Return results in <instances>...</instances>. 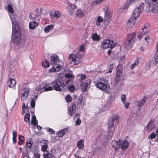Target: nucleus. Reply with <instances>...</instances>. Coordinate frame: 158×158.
<instances>
[{"mask_svg": "<svg viewBox=\"0 0 158 158\" xmlns=\"http://www.w3.org/2000/svg\"><path fill=\"white\" fill-rule=\"evenodd\" d=\"M42 66L45 68H48L50 66L49 63L46 58H44V63L43 61L42 63Z\"/></svg>", "mask_w": 158, "mask_h": 158, "instance_id": "4be33fe9", "label": "nucleus"}, {"mask_svg": "<svg viewBox=\"0 0 158 158\" xmlns=\"http://www.w3.org/2000/svg\"><path fill=\"white\" fill-rule=\"evenodd\" d=\"M121 142L122 140H121V148L123 151H124L128 148L129 143L125 139L123 141L122 143Z\"/></svg>", "mask_w": 158, "mask_h": 158, "instance_id": "f8f14e48", "label": "nucleus"}, {"mask_svg": "<svg viewBox=\"0 0 158 158\" xmlns=\"http://www.w3.org/2000/svg\"><path fill=\"white\" fill-rule=\"evenodd\" d=\"M155 128L154 120L151 118L147 126L146 129L148 131H151Z\"/></svg>", "mask_w": 158, "mask_h": 158, "instance_id": "9d476101", "label": "nucleus"}, {"mask_svg": "<svg viewBox=\"0 0 158 158\" xmlns=\"http://www.w3.org/2000/svg\"><path fill=\"white\" fill-rule=\"evenodd\" d=\"M38 25V23L35 21L30 22L29 24V28L30 29H34Z\"/></svg>", "mask_w": 158, "mask_h": 158, "instance_id": "6ab92c4d", "label": "nucleus"}, {"mask_svg": "<svg viewBox=\"0 0 158 158\" xmlns=\"http://www.w3.org/2000/svg\"><path fill=\"white\" fill-rule=\"evenodd\" d=\"M126 95L123 94L121 95V99L123 103H124V102L126 101Z\"/></svg>", "mask_w": 158, "mask_h": 158, "instance_id": "8fccbe9b", "label": "nucleus"}, {"mask_svg": "<svg viewBox=\"0 0 158 158\" xmlns=\"http://www.w3.org/2000/svg\"><path fill=\"white\" fill-rule=\"evenodd\" d=\"M95 85L100 90L104 91L105 92L110 95V97L111 96V89H110L109 85H108V87L107 85L101 81L98 82L97 83H96Z\"/></svg>", "mask_w": 158, "mask_h": 158, "instance_id": "423d86ee", "label": "nucleus"}, {"mask_svg": "<svg viewBox=\"0 0 158 158\" xmlns=\"http://www.w3.org/2000/svg\"><path fill=\"white\" fill-rule=\"evenodd\" d=\"M87 84L85 83V82H83L81 85V87L82 91L83 92H85L87 90V88L88 86Z\"/></svg>", "mask_w": 158, "mask_h": 158, "instance_id": "393cba45", "label": "nucleus"}, {"mask_svg": "<svg viewBox=\"0 0 158 158\" xmlns=\"http://www.w3.org/2000/svg\"><path fill=\"white\" fill-rule=\"evenodd\" d=\"M121 77L115 76L114 84V86H117L118 85L119 82L120 81V79H121Z\"/></svg>", "mask_w": 158, "mask_h": 158, "instance_id": "c756f323", "label": "nucleus"}, {"mask_svg": "<svg viewBox=\"0 0 158 158\" xmlns=\"http://www.w3.org/2000/svg\"><path fill=\"white\" fill-rule=\"evenodd\" d=\"M12 37L14 35V38L13 41L14 44L20 45V44H24L26 40V39L25 37L21 38V33L19 28V24L17 23L14 24L13 26V23L12 21Z\"/></svg>", "mask_w": 158, "mask_h": 158, "instance_id": "f257e3e1", "label": "nucleus"}, {"mask_svg": "<svg viewBox=\"0 0 158 158\" xmlns=\"http://www.w3.org/2000/svg\"><path fill=\"white\" fill-rule=\"evenodd\" d=\"M103 18L100 16H98L97 18V21H96V25L97 26H99L100 25V22H102L103 21Z\"/></svg>", "mask_w": 158, "mask_h": 158, "instance_id": "2f4dec72", "label": "nucleus"}, {"mask_svg": "<svg viewBox=\"0 0 158 158\" xmlns=\"http://www.w3.org/2000/svg\"><path fill=\"white\" fill-rule=\"evenodd\" d=\"M136 35L135 32L127 34L124 41V46L127 49H129L133 46L135 43Z\"/></svg>", "mask_w": 158, "mask_h": 158, "instance_id": "20e7f679", "label": "nucleus"}, {"mask_svg": "<svg viewBox=\"0 0 158 158\" xmlns=\"http://www.w3.org/2000/svg\"><path fill=\"white\" fill-rule=\"evenodd\" d=\"M123 103L125 108L126 109L128 108L129 105H130L129 103V102H127L126 103H125V102L124 103Z\"/></svg>", "mask_w": 158, "mask_h": 158, "instance_id": "bf43d9fd", "label": "nucleus"}, {"mask_svg": "<svg viewBox=\"0 0 158 158\" xmlns=\"http://www.w3.org/2000/svg\"><path fill=\"white\" fill-rule=\"evenodd\" d=\"M49 155V153L48 151H47V152L46 154H44V158H48Z\"/></svg>", "mask_w": 158, "mask_h": 158, "instance_id": "6e6d98bb", "label": "nucleus"}, {"mask_svg": "<svg viewBox=\"0 0 158 158\" xmlns=\"http://www.w3.org/2000/svg\"><path fill=\"white\" fill-rule=\"evenodd\" d=\"M91 80L90 79H88L87 80L86 82H85V83L87 84V85L88 86V85L90 84L91 83Z\"/></svg>", "mask_w": 158, "mask_h": 158, "instance_id": "680f3d73", "label": "nucleus"}, {"mask_svg": "<svg viewBox=\"0 0 158 158\" xmlns=\"http://www.w3.org/2000/svg\"><path fill=\"white\" fill-rule=\"evenodd\" d=\"M104 1H105V0H96L92 2L91 6H94L95 5H97L99 4Z\"/></svg>", "mask_w": 158, "mask_h": 158, "instance_id": "473e14b6", "label": "nucleus"}, {"mask_svg": "<svg viewBox=\"0 0 158 158\" xmlns=\"http://www.w3.org/2000/svg\"><path fill=\"white\" fill-rule=\"evenodd\" d=\"M68 129L64 128L60 130L58 133L59 137H62L66 133Z\"/></svg>", "mask_w": 158, "mask_h": 158, "instance_id": "a211bd4d", "label": "nucleus"}, {"mask_svg": "<svg viewBox=\"0 0 158 158\" xmlns=\"http://www.w3.org/2000/svg\"><path fill=\"white\" fill-rule=\"evenodd\" d=\"M119 118L118 116L117 115H114L109 119L108 122V130L107 132L109 133L108 138L109 139H111L114 135V124L117 125L118 123Z\"/></svg>", "mask_w": 158, "mask_h": 158, "instance_id": "7ed1b4c3", "label": "nucleus"}, {"mask_svg": "<svg viewBox=\"0 0 158 158\" xmlns=\"http://www.w3.org/2000/svg\"><path fill=\"white\" fill-rule=\"evenodd\" d=\"M60 16V14L59 11H56L54 15V17L56 18H59Z\"/></svg>", "mask_w": 158, "mask_h": 158, "instance_id": "37998d69", "label": "nucleus"}, {"mask_svg": "<svg viewBox=\"0 0 158 158\" xmlns=\"http://www.w3.org/2000/svg\"><path fill=\"white\" fill-rule=\"evenodd\" d=\"M108 8H106V10L105 11L104 16V23H109L111 20V14L108 10Z\"/></svg>", "mask_w": 158, "mask_h": 158, "instance_id": "6e6552de", "label": "nucleus"}, {"mask_svg": "<svg viewBox=\"0 0 158 158\" xmlns=\"http://www.w3.org/2000/svg\"><path fill=\"white\" fill-rule=\"evenodd\" d=\"M92 39L94 41H98L100 39V36L97 33H94L92 35Z\"/></svg>", "mask_w": 158, "mask_h": 158, "instance_id": "a878e982", "label": "nucleus"}, {"mask_svg": "<svg viewBox=\"0 0 158 158\" xmlns=\"http://www.w3.org/2000/svg\"><path fill=\"white\" fill-rule=\"evenodd\" d=\"M114 41L110 39L104 40L101 43V47L102 48L106 49L110 48L111 49L114 48L115 46V44H113Z\"/></svg>", "mask_w": 158, "mask_h": 158, "instance_id": "0eeeda50", "label": "nucleus"}, {"mask_svg": "<svg viewBox=\"0 0 158 158\" xmlns=\"http://www.w3.org/2000/svg\"><path fill=\"white\" fill-rule=\"evenodd\" d=\"M121 140H119L118 141L113 140L111 143V146L116 152L121 147Z\"/></svg>", "mask_w": 158, "mask_h": 158, "instance_id": "1a4fd4ad", "label": "nucleus"}, {"mask_svg": "<svg viewBox=\"0 0 158 158\" xmlns=\"http://www.w3.org/2000/svg\"><path fill=\"white\" fill-rule=\"evenodd\" d=\"M28 142H26V146L25 147V149H27L26 147L28 148H31V146H32V145L33 144V143H30V144L28 143Z\"/></svg>", "mask_w": 158, "mask_h": 158, "instance_id": "603ef678", "label": "nucleus"}, {"mask_svg": "<svg viewBox=\"0 0 158 158\" xmlns=\"http://www.w3.org/2000/svg\"><path fill=\"white\" fill-rule=\"evenodd\" d=\"M81 119L80 118H78L76 121V125H79L81 124Z\"/></svg>", "mask_w": 158, "mask_h": 158, "instance_id": "864d4df0", "label": "nucleus"}, {"mask_svg": "<svg viewBox=\"0 0 158 158\" xmlns=\"http://www.w3.org/2000/svg\"><path fill=\"white\" fill-rule=\"evenodd\" d=\"M48 146L47 144H45L42 146L41 149L42 151L44 152L46 151L47 152V149L48 148Z\"/></svg>", "mask_w": 158, "mask_h": 158, "instance_id": "a19ab883", "label": "nucleus"}, {"mask_svg": "<svg viewBox=\"0 0 158 158\" xmlns=\"http://www.w3.org/2000/svg\"><path fill=\"white\" fill-rule=\"evenodd\" d=\"M55 68L56 72H59L62 69L61 66L59 64H57L56 65Z\"/></svg>", "mask_w": 158, "mask_h": 158, "instance_id": "49530a36", "label": "nucleus"}, {"mask_svg": "<svg viewBox=\"0 0 158 158\" xmlns=\"http://www.w3.org/2000/svg\"><path fill=\"white\" fill-rule=\"evenodd\" d=\"M148 98L144 96L139 101L137 102L138 105L140 107L142 106L145 103Z\"/></svg>", "mask_w": 158, "mask_h": 158, "instance_id": "f3484780", "label": "nucleus"}, {"mask_svg": "<svg viewBox=\"0 0 158 158\" xmlns=\"http://www.w3.org/2000/svg\"><path fill=\"white\" fill-rule=\"evenodd\" d=\"M53 28V25H50L45 27L44 28V31L46 33H48Z\"/></svg>", "mask_w": 158, "mask_h": 158, "instance_id": "5701e85b", "label": "nucleus"}, {"mask_svg": "<svg viewBox=\"0 0 158 158\" xmlns=\"http://www.w3.org/2000/svg\"><path fill=\"white\" fill-rule=\"evenodd\" d=\"M72 104L71 107H70L68 110V113L71 116H72L74 114L76 109L75 102H73Z\"/></svg>", "mask_w": 158, "mask_h": 158, "instance_id": "9b49d317", "label": "nucleus"}, {"mask_svg": "<svg viewBox=\"0 0 158 158\" xmlns=\"http://www.w3.org/2000/svg\"><path fill=\"white\" fill-rule=\"evenodd\" d=\"M64 79L65 80L66 78H67L68 79H70L71 80L72 79H74L75 76L73 74H71L69 73H67L65 74V76H64Z\"/></svg>", "mask_w": 158, "mask_h": 158, "instance_id": "c85d7f7f", "label": "nucleus"}, {"mask_svg": "<svg viewBox=\"0 0 158 158\" xmlns=\"http://www.w3.org/2000/svg\"><path fill=\"white\" fill-rule=\"evenodd\" d=\"M144 6V4L141 3L138 6L135 8L131 16L129 19L127 23V25L129 27H132L135 23V20L139 16L141 10H143Z\"/></svg>", "mask_w": 158, "mask_h": 158, "instance_id": "f03ea898", "label": "nucleus"}, {"mask_svg": "<svg viewBox=\"0 0 158 158\" xmlns=\"http://www.w3.org/2000/svg\"><path fill=\"white\" fill-rule=\"evenodd\" d=\"M139 64V62L138 60L137 61H135V63H134L131 66V69H132L133 68L137 66Z\"/></svg>", "mask_w": 158, "mask_h": 158, "instance_id": "5fc2aeb1", "label": "nucleus"}, {"mask_svg": "<svg viewBox=\"0 0 158 158\" xmlns=\"http://www.w3.org/2000/svg\"><path fill=\"white\" fill-rule=\"evenodd\" d=\"M74 57H72L71 56H69V58L71 59L73 61H80V59L79 57L74 56Z\"/></svg>", "mask_w": 158, "mask_h": 158, "instance_id": "ea45409f", "label": "nucleus"}, {"mask_svg": "<svg viewBox=\"0 0 158 158\" xmlns=\"http://www.w3.org/2000/svg\"><path fill=\"white\" fill-rule=\"evenodd\" d=\"M123 82L122 81V79L121 80V81H120L118 83V85L117 86H114L115 87L117 88V89L118 90H120L122 89V87L123 86Z\"/></svg>", "mask_w": 158, "mask_h": 158, "instance_id": "cd10ccee", "label": "nucleus"}, {"mask_svg": "<svg viewBox=\"0 0 158 158\" xmlns=\"http://www.w3.org/2000/svg\"><path fill=\"white\" fill-rule=\"evenodd\" d=\"M68 90L71 92H73L75 90V87L74 85H70L68 87Z\"/></svg>", "mask_w": 158, "mask_h": 158, "instance_id": "58836bf2", "label": "nucleus"}, {"mask_svg": "<svg viewBox=\"0 0 158 158\" xmlns=\"http://www.w3.org/2000/svg\"><path fill=\"white\" fill-rule=\"evenodd\" d=\"M65 100L68 102H70L72 100V98L70 95H68L65 98Z\"/></svg>", "mask_w": 158, "mask_h": 158, "instance_id": "c03bdc74", "label": "nucleus"}, {"mask_svg": "<svg viewBox=\"0 0 158 158\" xmlns=\"http://www.w3.org/2000/svg\"><path fill=\"white\" fill-rule=\"evenodd\" d=\"M153 12L157 13L158 12V2L155 3V5L152 9Z\"/></svg>", "mask_w": 158, "mask_h": 158, "instance_id": "4c0bfd02", "label": "nucleus"}, {"mask_svg": "<svg viewBox=\"0 0 158 158\" xmlns=\"http://www.w3.org/2000/svg\"><path fill=\"white\" fill-rule=\"evenodd\" d=\"M23 90L24 92L22 94V97H21V99L23 100V101L28 97L29 93L30 92L29 89L27 88H24Z\"/></svg>", "mask_w": 158, "mask_h": 158, "instance_id": "ddd939ff", "label": "nucleus"}, {"mask_svg": "<svg viewBox=\"0 0 158 158\" xmlns=\"http://www.w3.org/2000/svg\"><path fill=\"white\" fill-rule=\"evenodd\" d=\"M42 89H44V91H47L52 90L53 88L52 86H50L46 84L43 87Z\"/></svg>", "mask_w": 158, "mask_h": 158, "instance_id": "412c9836", "label": "nucleus"}, {"mask_svg": "<svg viewBox=\"0 0 158 158\" xmlns=\"http://www.w3.org/2000/svg\"><path fill=\"white\" fill-rule=\"evenodd\" d=\"M129 7V5L127 3L125 4L123 6V8L124 9H127Z\"/></svg>", "mask_w": 158, "mask_h": 158, "instance_id": "69168bd1", "label": "nucleus"}, {"mask_svg": "<svg viewBox=\"0 0 158 158\" xmlns=\"http://www.w3.org/2000/svg\"><path fill=\"white\" fill-rule=\"evenodd\" d=\"M30 114H26L24 116V121L27 123H29L30 122Z\"/></svg>", "mask_w": 158, "mask_h": 158, "instance_id": "c9c22d12", "label": "nucleus"}, {"mask_svg": "<svg viewBox=\"0 0 158 158\" xmlns=\"http://www.w3.org/2000/svg\"><path fill=\"white\" fill-rule=\"evenodd\" d=\"M59 57L56 55L50 56V60L52 64H55L57 62L60 61Z\"/></svg>", "mask_w": 158, "mask_h": 158, "instance_id": "4468645a", "label": "nucleus"}, {"mask_svg": "<svg viewBox=\"0 0 158 158\" xmlns=\"http://www.w3.org/2000/svg\"><path fill=\"white\" fill-rule=\"evenodd\" d=\"M13 135V141L14 143H15L16 142V138L17 136V132L15 131H13L12 132Z\"/></svg>", "mask_w": 158, "mask_h": 158, "instance_id": "7c9ffc66", "label": "nucleus"}, {"mask_svg": "<svg viewBox=\"0 0 158 158\" xmlns=\"http://www.w3.org/2000/svg\"><path fill=\"white\" fill-rule=\"evenodd\" d=\"M48 158H55L54 155L52 154V153L49 154V156Z\"/></svg>", "mask_w": 158, "mask_h": 158, "instance_id": "774afa93", "label": "nucleus"}, {"mask_svg": "<svg viewBox=\"0 0 158 158\" xmlns=\"http://www.w3.org/2000/svg\"><path fill=\"white\" fill-rule=\"evenodd\" d=\"M68 7H71V8L72 9V10L70 11L69 12L70 14L72 15L74 12L73 10L77 7V6L75 5L70 4L68 5Z\"/></svg>", "mask_w": 158, "mask_h": 158, "instance_id": "f704fd0d", "label": "nucleus"}, {"mask_svg": "<svg viewBox=\"0 0 158 158\" xmlns=\"http://www.w3.org/2000/svg\"><path fill=\"white\" fill-rule=\"evenodd\" d=\"M123 75L122 68L120 65H118L116 69V74L115 76L122 77Z\"/></svg>", "mask_w": 158, "mask_h": 158, "instance_id": "dca6fc26", "label": "nucleus"}, {"mask_svg": "<svg viewBox=\"0 0 158 158\" xmlns=\"http://www.w3.org/2000/svg\"><path fill=\"white\" fill-rule=\"evenodd\" d=\"M156 136V134L154 132L151 133L150 135L148 136V138L151 139V140H152L153 138H155Z\"/></svg>", "mask_w": 158, "mask_h": 158, "instance_id": "a18cd8bd", "label": "nucleus"}, {"mask_svg": "<svg viewBox=\"0 0 158 158\" xmlns=\"http://www.w3.org/2000/svg\"><path fill=\"white\" fill-rule=\"evenodd\" d=\"M86 78V76L85 75L82 74L81 77V80H83L85 79Z\"/></svg>", "mask_w": 158, "mask_h": 158, "instance_id": "e2e57ef3", "label": "nucleus"}, {"mask_svg": "<svg viewBox=\"0 0 158 158\" xmlns=\"http://www.w3.org/2000/svg\"><path fill=\"white\" fill-rule=\"evenodd\" d=\"M76 15L80 17H82L84 15V13L81 10H78L76 13Z\"/></svg>", "mask_w": 158, "mask_h": 158, "instance_id": "72a5a7b5", "label": "nucleus"}, {"mask_svg": "<svg viewBox=\"0 0 158 158\" xmlns=\"http://www.w3.org/2000/svg\"><path fill=\"white\" fill-rule=\"evenodd\" d=\"M31 151L32 152H34V158H40V154L38 153H36L34 152V151L32 150H31Z\"/></svg>", "mask_w": 158, "mask_h": 158, "instance_id": "79ce46f5", "label": "nucleus"}, {"mask_svg": "<svg viewBox=\"0 0 158 158\" xmlns=\"http://www.w3.org/2000/svg\"><path fill=\"white\" fill-rule=\"evenodd\" d=\"M31 123L34 126H35L38 123V121L36 119V117L35 115L32 116Z\"/></svg>", "mask_w": 158, "mask_h": 158, "instance_id": "b1692460", "label": "nucleus"}, {"mask_svg": "<svg viewBox=\"0 0 158 158\" xmlns=\"http://www.w3.org/2000/svg\"><path fill=\"white\" fill-rule=\"evenodd\" d=\"M19 140H21V141H23V140L24 139V138L21 135H19Z\"/></svg>", "mask_w": 158, "mask_h": 158, "instance_id": "052dcab7", "label": "nucleus"}, {"mask_svg": "<svg viewBox=\"0 0 158 158\" xmlns=\"http://www.w3.org/2000/svg\"><path fill=\"white\" fill-rule=\"evenodd\" d=\"M7 83L9 87L10 88H13L15 87L16 82L15 79L13 78H9Z\"/></svg>", "mask_w": 158, "mask_h": 158, "instance_id": "2eb2a0df", "label": "nucleus"}, {"mask_svg": "<svg viewBox=\"0 0 158 158\" xmlns=\"http://www.w3.org/2000/svg\"><path fill=\"white\" fill-rule=\"evenodd\" d=\"M142 35H146L147 34L148 31V30L146 29V26H144V27L142 29Z\"/></svg>", "mask_w": 158, "mask_h": 158, "instance_id": "e433bc0d", "label": "nucleus"}, {"mask_svg": "<svg viewBox=\"0 0 158 158\" xmlns=\"http://www.w3.org/2000/svg\"><path fill=\"white\" fill-rule=\"evenodd\" d=\"M84 49L85 48L84 45L81 46L80 48V51L82 52L84 50Z\"/></svg>", "mask_w": 158, "mask_h": 158, "instance_id": "338daca9", "label": "nucleus"}, {"mask_svg": "<svg viewBox=\"0 0 158 158\" xmlns=\"http://www.w3.org/2000/svg\"><path fill=\"white\" fill-rule=\"evenodd\" d=\"M143 35H142V33H140V34H138V35L137 37L139 38V40H141Z\"/></svg>", "mask_w": 158, "mask_h": 158, "instance_id": "0e129e2a", "label": "nucleus"}, {"mask_svg": "<svg viewBox=\"0 0 158 158\" xmlns=\"http://www.w3.org/2000/svg\"><path fill=\"white\" fill-rule=\"evenodd\" d=\"M15 75L14 72H9L8 77L9 78H12V77H14Z\"/></svg>", "mask_w": 158, "mask_h": 158, "instance_id": "4d7b16f0", "label": "nucleus"}, {"mask_svg": "<svg viewBox=\"0 0 158 158\" xmlns=\"http://www.w3.org/2000/svg\"><path fill=\"white\" fill-rule=\"evenodd\" d=\"M83 97L82 96H80L78 98V101L77 102V103L78 105L80 104L82 102Z\"/></svg>", "mask_w": 158, "mask_h": 158, "instance_id": "de8ad7c7", "label": "nucleus"}, {"mask_svg": "<svg viewBox=\"0 0 158 158\" xmlns=\"http://www.w3.org/2000/svg\"><path fill=\"white\" fill-rule=\"evenodd\" d=\"M48 131L50 132V134H55V131L52 129L49 128L48 130Z\"/></svg>", "mask_w": 158, "mask_h": 158, "instance_id": "13d9d810", "label": "nucleus"}, {"mask_svg": "<svg viewBox=\"0 0 158 158\" xmlns=\"http://www.w3.org/2000/svg\"><path fill=\"white\" fill-rule=\"evenodd\" d=\"M77 147L79 149H82L84 148V140L83 139H81L77 142Z\"/></svg>", "mask_w": 158, "mask_h": 158, "instance_id": "aec40b11", "label": "nucleus"}, {"mask_svg": "<svg viewBox=\"0 0 158 158\" xmlns=\"http://www.w3.org/2000/svg\"><path fill=\"white\" fill-rule=\"evenodd\" d=\"M6 9L8 12H9L11 13H13L14 12V10L13 7L10 4H9L7 5Z\"/></svg>", "mask_w": 158, "mask_h": 158, "instance_id": "bb28decb", "label": "nucleus"}, {"mask_svg": "<svg viewBox=\"0 0 158 158\" xmlns=\"http://www.w3.org/2000/svg\"><path fill=\"white\" fill-rule=\"evenodd\" d=\"M64 77H61L55 80L51 83V85L53 86V89L58 91H61V87L64 88L66 85L64 83Z\"/></svg>", "mask_w": 158, "mask_h": 158, "instance_id": "39448f33", "label": "nucleus"}, {"mask_svg": "<svg viewBox=\"0 0 158 158\" xmlns=\"http://www.w3.org/2000/svg\"><path fill=\"white\" fill-rule=\"evenodd\" d=\"M30 104L31 107L34 108L35 107V101L33 99H31L30 102Z\"/></svg>", "mask_w": 158, "mask_h": 158, "instance_id": "09e8293b", "label": "nucleus"}, {"mask_svg": "<svg viewBox=\"0 0 158 158\" xmlns=\"http://www.w3.org/2000/svg\"><path fill=\"white\" fill-rule=\"evenodd\" d=\"M55 66H53L52 67L51 69L49 70V73H51L52 72H56V68H55Z\"/></svg>", "mask_w": 158, "mask_h": 158, "instance_id": "3c124183", "label": "nucleus"}]
</instances>
